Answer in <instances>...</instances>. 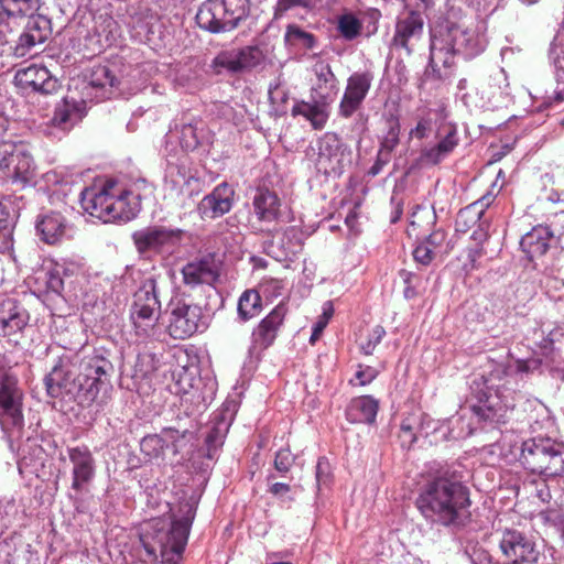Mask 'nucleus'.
I'll return each instance as SVG.
<instances>
[{"mask_svg": "<svg viewBox=\"0 0 564 564\" xmlns=\"http://www.w3.org/2000/svg\"><path fill=\"white\" fill-rule=\"evenodd\" d=\"M112 372L113 366L105 350L94 349L84 356L67 350L58 357L44 383L51 398L75 401L82 406L95 402L102 405L111 390Z\"/></svg>", "mask_w": 564, "mask_h": 564, "instance_id": "1", "label": "nucleus"}, {"mask_svg": "<svg viewBox=\"0 0 564 564\" xmlns=\"http://www.w3.org/2000/svg\"><path fill=\"white\" fill-rule=\"evenodd\" d=\"M486 46L485 32L468 24L459 11L451 9L430 26V57L425 75L436 80L446 79L457 55L470 59L481 54Z\"/></svg>", "mask_w": 564, "mask_h": 564, "instance_id": "2", "label": "nucleus"}, {"mask_svg": "<svg viewBox=\"0 0 564 564\" xmlns=\"http://www.w3.org/2000/svg\"><path fill=\"white\" fill-rule=\"evenodd\" d=\"M415 505L430 522L463 527L470 519V491L455 466H441L431 473L420 489Z\"/></svg>", "mask_w": 564, "mask_h": 564, "instance_id": "3", "label": "nucleus"}, {"mask_svg": "<svg viewBox=\"0 0 564 564\" xmlns=\"http://www.w3.org/2000/svg\"><path fill=\"white\" fill-rule=\"evenodd\" d=\"M153 194V185L143 177L127 184L106 180L85 187L80 193V205L86 213L104 223L129 221L141 210V200Z\"/></svg>", "mask_w": 564, "mask_h": 564, "instance_id": "4", "label": "nucleus"}, {"mask_svg": "<svg viewBox=\"0 0 564 564\" xmlns=\"http://www.w3.org/2000/svg\"><path fill=\"white\" fill-rule=\"evenodd\" d=\"M535 361L508 360L492 362L480 381L474 380L471 391L477 403L471 410L478 421L492 425L506 423L508 414L514 408V390L507 387L516 381L519 373L528 372Z\"/></svg>", "mask_w": 564, "mask_h": 564, "instance_id": "5", "label": "nucleus"}, {"mask_svg": "<svg viewBox=\"0 0 564 564\" xmlns=\"http://www.w3.org/2000/svg\"><path fill=\"white\" fill-rule=\"evenodd\" d=\"M196 516V506L189 500L180 503L178 514L171 520L152 519L141 534V543L148 556L162 564H177L188 541L191 528Z\"/></svg>", "mask_w": 564, "mask_h": 564, "instance_id": "6", "label": "nucleus"}, {"mask_svg": "<svg viewBox=\"0 0 564 564\" xmlns=\"http://www.w3.org/2000/svg\"><path fill=\"white\" fill-rule=\"evenodd\" d=\"M39 9L37 0H0V15L28 18L23 31L14 40H6L8 52L17 58L31 54L32 50L43 44L51 35V20L42 14H34Z\"/></svg>", "mask_w": 564, "mask_h": 564, "instance_id": "7", "label": "nucleus"}, {"mask_svg": "<svg viewBox=\"0 0 564 564\" xmlns=\"http://www.w3.org/2000/svg\"><path fill=\"white\" fill-rule=\"evenodd\" d=\"M520 462L525 469L544 478L564 475V444L550 437L536 436L521 445Z\"/></svg>", "mask_w": 564, "mask_h": 564, "instance_id": "8", "label": "nucleus"}, {"mask_svg": "<svg viewBox=\"0 0 564 564\" xmlns=\"http://www.w3.org/2000/svg\"><path fill=\"white\" fill-rule=\"evenodd\" d=\"M161 313L158 282L153 275L147 276L133 294L130 319L134 334L140 340L155 336Z\"/></svg>", "mask_w": 564, "mask_h": 564, "instance_id": "9", "label": "nucleus"}, {"mask_svg": "<svg viewBox=\"0 0 564 564\" xmlns=\"http://www.w3.org/2000/svg\"><path fill=\"white\" fill-rule=\"evenodd\" d=\"M250 12L249 0H206L196 13L197 25L210 33L236 29Z\"/></svg>", "mask_w": 564, "mask_h": 564, "instance_id": "10", "label": "nucleus"}, {"mask_svg": "<svg viewBox=\"0 0 564 564\" xmlns=\"http://www.w3.org/2000/svg\"><path fill=\"white\" fill-rule=\"evenodd\" d=\"M181 406L185 419L177 415L176 423L161 430L163 448L171 451L173 455H177L194 437L195 416L207 408L206 398L197 390L185 391L181 398Z\"/></svg>", "mask_w": 564, "mask_h": 564, "instance_id": "11", "label": "nucleus"}, {"mask_svg": "<svg viewBox=\"0 0 564 564\" xmlns=\"http://www.w3.org/2000/svg\"><path fill=\"white\" fill-rule=\"evenodd\" d=\"M0 426L10 442L20 438L24 427L23 392L7 373L0 379Z\"/></svg>", "mask_w": 564, "mask_h": 564, "instance_id": "12", "label": "nucleus"}, {"mask_svg": "<svg viewBox=\"0 0 564 564\" xmlns=\"http://www.w3.org/2000/svg\"><path fill=\"white\" fill-rule=\"evenodd\" d=\"M184 234L180 228L152 225L133 231L131 238L139 254L147 258L166 257L181 246Z\"/></svg>", "mask_w": 564, "mask_h": 564, "instance_id": "13", "label": "nucleus"}, {"mask_svg": "<svg viewBox=\"0 0 564 564\" xmlns=\"http://www.w3.org/2000/svg\"><path fill=\"white\" fill-rule=\"evenodd\" d=\"M316 170L326 176H340L351 162V151L341 139L333 132H326L316 143Z\"/></svg>", "mask_w": 564, "mask_h": 564, "instance_id": "14", "label": "nucleus"}, {"mask_svg": "<svg viewBox=\"0 0 564 564\" xmlns=\"http://www.w3.org/2000/svg\"><path fill=\"white\" fill-rule=\"evenodd\" d=\"M0 154V172L3 178L21 187L33 182L35 176L33 158L22 145L4 144Z\"/></svg>", "mask_w": 564, "mask_h": 564, "instance_id": "15", "label": "nucleus"}, {"mask_svg": "<svg viewBox=\"0 0 564 564\" xmlns=\"http://www.w3.org/2000/svg\"><path fill=\"white\" fill-rule=\"evenodd\" d=\"M286 314L288 306L281 302L258 323L251 333V343L248 349L250 358L259 359L260 355L274 344Z\"/></svg>", "mask_w": 564, "mask_h": 564, "instance_id": "16", "label": "nucleus"}, {"mask_svg": "<svg viewBox=\"0 0 564 564\" xmlns=\"http://www.w3.org/2000/svg\"><path fill=\"white\" fill-rule=\"evenodd\" d=\"M202 307L183 301L171 303L167 330L174 339H186L206 327Z\"/></svg>", "mask_w": 564, "mask_h": 564, "instance_id": "17", "label": "nucleus"}, {"mask_svg": "<svg viewBox=\"0 0 564 564\" xmlns=\"http://www.w3.org/2000/svg\"><path fill=\"white\" fill-rule=\"evenodd\" d=\"M66 454L72 465V489L76 492L88 491L95 480L97 464L87 445L67 446Z\"/></svg>", "mask_w": 564, "mask_h": 564, "instance_id": "18", "label": "nucleus"}, {"mask_svg": "<svg viewBox=\"0 0 564 564\" xmlns=\"http://www.w3.org/2000/svg\"><path fill=\"white\" fill-rule=\"evenodd\" d=\"M373 78V74L370 70L355 72L347 78V84L338 105L339 117L349 119L362 108Z\"/></svg>", "mask_w": 564, "mask_h": 564, "instance_id": "19", "label": "nucleus"}, {"mask_svg": "<svg viewBox=\"0 0 564 564\" xmlns=\"http://www.w3.org/2000/svg\"><path fill=\"white\" fill-rule=\"evenodd\" d=\"M499 549L510 561L538 563L540 557V552L533 538L513 528H506L501 531Z\"/></svg>", "mask_w": 564, "mask_h": 564, "instance_id": "20", "label": "nucleus"}, {"mask_svg": "<svg viewBox=\"0 0 564 564\" xmlns=\"http://www.w3.org/2000/svg\"><path fill=\"white\" fill-rule=\"evenodd\" d=\"M14 84L25 94L51 95L59 87L58 79L45 66L36 64L18 69Z\"/></svg>", "mask_w": 564, "mask_h": 564, "instance_id": "21", "label": "nucleus"}, {"mask_svg": "<svg viewBox=\"0 0 564 564\" xmlns=\"http://www.w3.org/2000/svg\"><path fill=\"white\" fill-rule=\"evenodd\" d=\"M252 206L254 215L260 223V227L257 229L268 236L274 237L279 231L276 225L282 216L279 196L269 189H260L253 197Z\"/></svg>", "mask_w": 564, "mask_h": 564, "instance_id": "22", "label": "nucleus"}, {"mask_svg": "<svg viewBox=\"0 0 564 564\" xmlns=\"http://www.w3.org/2000/svg\"><path fill=\"white\" fill-rule=\"evenodd\" d=\"M264 55L258 46H246L240 51L221 52L212 63V67L217 74L223 70L238 73L257 67L262 63Z\"/></svg>", "mask_w": 564, "mask_h": 564, "instance_id": "23", "label": "nucleus"}, {"mask_svg": "<svg viewBox=\"0 0 564 564\" xmlns=\"http://www.w3.org/2000/svg\"><path fill=\"white\" fill-rule=\"evenodd\" d=\"M164 188L166 193L185 205L186 198H192L199 192V180L180 164H169L165 171Z\"/></svg>", "mask_w": 564, "mask_h": 564, "instance_id": "24", "label": "nucleus"}, {"mask_svg": "<svg viewBox=\"0 0 564 564\" xmlns=\"http://www.w3.org/2000/svg\"><path fill=\"white\" fill-rule=\"evenodd\" d=\"M234 188L227 183L218 184L197 205L202 219H216L229 213L234 205Z\"/></svg>", "mask_w": 564, "mask_h": 564, "instance_id": "25", "label": "nucleus"}, {"mask_svg": "<svg viewBox=\"0 0 564 564\" xmlns=\"http://www.w3.org/2000/svg\"><path fill=\"white\" fill-rule=\"evenodd\" d=\"M182 275L184 284L191 289L200 284L213 285L219 279L220 263L213 256H206L185 264Z\"/></svg>", "mask_w": 564, "mask_h": 564, "instance_id": "26", "label": "nucleus"}, {"mask_svg": "<svg viewBox=\"0 0 564 564\" xmlns=\"http://www.w3.org/2000/svg\"><path fill=\"white\" fill-rule=\"evenodd\" d=\"M423 26L424 20L420 12L410 11L406 15L399 18L395 23L392 45L395 48L405 50L410 55L414 42L419 41L423 34Z\"/></svg>", "mask_w": 564, "mask_h": 564, "instance_id": "27", "label": "nucleus"}, {"mask_svg": "<svg viewBox=\"0 0 564 564\" xmlns=\"http://www.w3.org/2000/svg\"><path fill=\"white\" fill-rule=\"evenodd\" d=\"M332 98L311 94L308 101H296L292 107L293 116H302L308 120L315 130H322L329 117Z\"/></svg>", "mask_w": 564, "mask_h": 564, "instance_id": "28", "label": "nucleus"}, {"mask_svg": "<svg viewBox=\"0 0 564 564\" xmlns=\"http://www.w3.org/2000/svg\"><path fill=\"white\" fill-rule=\"evenodd\" d=\"M231 423L232 414L228 409H221L213 414L205 437L208 458H213L223 446Z\"/></svg>", "mask_w": 564, "mask_h": 564, "instance_id": "29", "label": "nucleus"}, {"mask_svg": "<svg viewBox=\"0 0 564 564\" xmlns=\"http://www.w3.org/2000/svg\"><path fill=\"white\" fill-rule=\"evenodd\" d=\"M29 322V313L13 299L0 304V330L4 336L21 332Z\"/></svg>", "mask_w": 564, "mask_h": 564, "instance_id": "30", "label": "nucleus"}, {"mask_svg": "<svg viewBox=\"0 0 564 564\" xmlns=\"http://www.w3.org/2000/svg\"><path fill=\"white\" fill-rule=\"evenodd\" d=\"M119 82L112 70L106 65H96L87 75L86 89L95 90V98L99 100L108 99L115 94Z\"/></svg>", "mask_w": 564, "mask_h": 564, "instance_id": "31", "label": "nucleus"}, {"mask_svg": "<svg viewBox=\"0 0 564 564\" xmlns=\"http://www.w3.org/2000/svg\"><path fill=\"white\" fill-rule=\"evenodd\" d=\"M458 143L459 137L457 130L452 127L436 144L422 148L419 161L424 165H436L444 161L455 150Z\"/></svg>", "mask_w": 564, "mask_h": 564, "instance_id": "32", "label": "nucleus"}, {"mask_svg": "<svg viewBox=\"0 0 564 564\" xmlns=\"http://www.w3.org/2000/svg\"><path fill=\"white\" fill-rule=\"evenodd\" d=\"M552 245V232L547 225L534 226L520 240L522 251L531 260L544 256Z\"/></svg>", "mask_w": 564, "mask_h": 564, "instance_id": "33", "label": "nucleus"}, {"mask_svg": "<svg viewBox=\"0 0 564 564\" xmlns=\"http://www.w3.org/2000/svg\"><path fill=\"white\" fill-rule=\"evenodd\" d=\"M170 132L172 137L177 138L183 150L194 151L204 138V122L184 117L180 126L175 124V130Z\"/></svg>", "mask_w": 564, "mask_h": 564, "instance_id": "34", "label": "nucleus"}, {"mask_svg": "<svg viewBox=\"0 0 564 564\" xmlns=\"http://www.w3.org/2000/svg\"><path fill=\"white\" fill-rule=\"evenodd\" d=\"M378 409L379 404L376 399L370 395H361L350 400L346 408L345 415L352 424H371L376 421Z\"/></svg>", "mask_w": 564, "mask_h": 564, "instance_id": "35", "label": "nucleus"}, {"mask_svg": "<svg viewBox=\"0 0 564 564\" xmlns=\"http://www.w3.org/2000/svg\"><path fill=\"white\" fill-rule=\"evenodd\" d=\"M36 230L44 242L54 245L66 234L65 218L58 213L45 215L37 221Z\"/></svg>", "mask_w": 564, "mask_h": 564, "instance_id": "36", "label": "nucleus"}, {"mask_svg": "<svg viewBox=\"0 0 564 564\" xmlns=\"http://www.w3.org/2000/svg\"><path fill=\"white\" fill-rule=\"evenodd\" d=\"M313 73L316 77V82L312 87L311 94L318 96H328L337 89L338 79L333 73L332 67L325 61H317L313 65Z\"/></svg>", "mask_w": 564, "mask_h": 564, "instance_id": "37", "label": "nucleus"}, {"mask_svg": "<svg viewBox=\"0 0 564 564\" xmlns=\"http://www.w3.org/2000/svg\"><path fill=\"white\" fill-rule=\"evenodd\" d=\"M284 43L290 51L306 52L314 50L317 46V39L313 33L307 32L295 23H292L286 26Z\"/></svg>", "mask_w": 564, "mask_h": 564, "instance_id": "38", "label": "nucleus"}, {"mask_svg": "<svg viewBox=\"0 0 564 564\" xmlns=\"http://www.w3.org/2000/svg\"><path fill=\"white\" fill-rule=\"evenodd\" d=\"M79 119V112L74 102L63 99L55 106L53 117L50 119L51 129H56L63 134L68 132Z\"/></svg>", "mask_w": 564, "mask_h": 564, "instance_id": "39", "label": "nucleus"}, {"mask_svg": "<svg viewBox=\"0 0 564 564\" xmlns=\"http://www.w3.org/2000/svg\"><path fill=\"white\" fill-rule=\"evenodd\" d=\"M278 248V259L292 260L303 249V231L295 226L286 228L279 240Z\"/></svg>", "mask_w": 564, "mask_h": 564, "instance_id": "40", "label": "nucleus"}, {"mask_svg": "<svg viewBox=\"0 0 564 564\" xmlns=\"http://www.w3.org/2000/svg\"><path fill=\"white\" fill-rule=\"evenodd\" d=\"M262 311V300L258 291L250 289L242 292L238 300L237 316L246 323L258 316Z\"/></svg>", "mask_w": 564, "mask_h": 564, "instance_id": "41", "label": "nucleus"}, {"mask_svg": "<svg viewBox=\"0 0 564 564\" xmlns=\"http://www.w3.org/2000/svg\"><path fill=\"white\" fill-rule=\"evenodd\" d=\"M549 62L557 83L555 99L564 101V44L552 43L549 50Z\"/></svg>", "mask_w": 564, "mask_h": 564, "instance_id": "42", "label": "nucleus"}, {"mask_svg": "<svg viewBox=\"0 0 564 564\" xmlns=\"http://www.w3.org/2000/svg\"><path fill=\"white\" fill-rule=\"evenodd\" d=\"M495 200V196L491 193H487L481 196L478 200L470 204L466 208L462 209L458 213L456 224L460 227V223L465 219H470L473 223H478L485 212L492 202Z\"/></svg>", "mask_w": 564, "mask_h": 564, "instance_id": "43", "label": "nucleus"}, {"mask_svg": "<svg viewBox=\"0 0 564 564\" xmlns=\"http://www.w3.org/2000/svg\"><path fill=\"white\" fill-rule=\"evenodd\" d=\"M36 280L39 284L41 281L43 283V289H39L40 291H43L46 294H54L57 296L62 295L64 281L61 268L56 267L52 270L43 271V275L37 276Z\"/></svg>", "mask_w": 564, "mask_h": 564, "instance_id": "44", "label": "nucleus"}, {"mask_svg": "<svg viewBox=\"0 0 564 564\" xmlns=\"http://www.w3.org/2000/svg\"><path fill=\"white\" fill-rule=\"evenodd\" d=\"M159 367V359L154 354L142 352L137 357L133 377L135 379H151Z\"/></svg>", "mask_w": 564, "mask_h": 564, "instance_id": "45", "label": "nucleus"}, {"mask_svg": "<svg viewBox=\"0 0 564 564\" xmlns=\"http://www.w3.org/2000/svg\"><path fill=\"white\" fill-rule=\"evenodd\" d=\"M564 341V328L554 327L549 330L546 337H543L540 343V348L543 351L544 356H550L553 362H558L556 359L558 347L556 344H562Z\"/></svg>", "mask_w": 564, "mask_h": 564, "instance_id": "46", "label": "nucleus"}, {"mask_svg": "<svg viewBox=\"0 0 564 564\" xmlns=\"http://www.w3.org/2000/svg\"><path fill=\"white\" fill-rule=\"evenodd\" d=\"M337 30L345 40L352 41L360 34L361 23L354 14H343L338 19Z\"/></svg>", "mask_w": 564, "mask_h": 564, "instance_id": "47", "label": "nucleus"}, {"mask_svg": "<svg viewBox=\"0 0 564 564\" xmlns=\"http://www.w3.org/2000/svg\"><path fill=\"white\" fill-rule=\"evenodd\" d=\"M160 433L145 435L140 442L141 452L149 457H159L164 454Z\"/></svg>", "mask_w": 564, "mask_h": 564, "instance_id": "48", "label": "nucleus"}, {"mask_svg": "<svg viewBox=\"0 0 564 564\" xmlns=\"http://www.w3.org/2000/svg\"><path fill=\"white\" fill-rule=\"evenodd\" d=\"M473 429L468 422L465 421L464 415L453 416L449 420L448 437L451 440H460L471 435Z\"/></svg>", "mask_w": 564, "mask_h": 564, "instance_id": "49", "label": "nucleus"}, {"mask_svg": "<svg viewBox=\"0 0 564 564\" xmlns=\"http://www.w3.org/2000/svg\"><path fill=\"white\" fill-rule=\"evenodd\" d=\"M547 226L552 232L553 245L564 249V212L555 214Z\"/></svg>", "mask_w": 564, "mask_h": 564, "instance_id": "50", "label": "nucleus"}, {"mask_svg": "<svg viewBox=\"0 0 564 564\" xmlns=\"http://www.w3.org/2000/svg\"><path fill=\"white\" fill-rule=\"evenodd\" d=\"M294 460L295 457L289 448H281L275 454L274 468L281 476H284L293 466Z\"/></svg>", "mask_w": 564, "mask_h": 564, "instance_id": "51", "label": "nucleus"}, {"mask_svg": "<svg viewBox=\"0 0 564 564\" xmlns=\"http://www.w3.org/2000/svg\"><path fill=\"white\" fill-rule=\"evenodd\" d=\"M386 336V329L381 325H377L369 333L367 341L360 345V349L365 355H372L376 347L381 343Z\"/></svg>", "mask_w": 564, "mask_h": 564, "instance_id": "52", "label": "nucleus"}, {"mask_svg": "<svg viewBox=\"0 0 564 564\" xmlns=\"http://www.w3.org/2000/svg\"><path fill=\"white\" fill-rule=\"evenodd\" d=\"M315 478L317 488L328 486L332 479V468L326 457H319L316 464Z\"/></svg>", "mask_w": 564, "mask_h": 564, "instance_id": "53", "label": "nucleus"}, {"mask_svg": "<svg viewBox=\"0 0 564 564\" xmlns=\"http://www.w3.org/2000/svg\"><path fill=\"white\" fill-rule=\"evenodd\" d=\"M399 133H400V127L398 122H393L386 137L381 141L380 144V151L387 152L392 156V152L395 149V147L399 144Z\"/></svg>", "mask_w": 564, "mask_h": 564, "instance_id": "54", "label": "nucleus"}, {"mask_svg": "<svg viewBox=\"0 0 564 564\" xmlns=\"http://www.w3.org/2000/svg\"><path fill=\"white\" fill-rule=\"evenodd\" d=\"M378 376V371L370 366H359L355 373V377L350 379V383L354 386H367L372 382Z\"/></svg>", "mask_w": 564, "mask_h": 564, "instance_id": "55", "label": "nucleus"}, {"mask_svg": "<svg viewBox=\"0 0 564 564\" xmlns=\"http://www.w3.org/2000/svg\"><path fill=\"white\" fill-rule=\"evenodd\" d=\"M432 130V120L430 118H421L416 126L411 129L410 137L423 140L429 137L430 132Z\"/></svg>", "mask_w": 564, "mask_h": 564, "instance_id": "56", "label": "nucleus"}, {"mask_svg": "<svg viewBox=\"0 0 564 564\" xmlns=\"http://www.w3.org/2000/svg\"><path fill=\"white\" fill-rule=\"evenodd\" d=\"M433 249L423 241L413 250V258L416 262L427 265L433 260Z\"/></svg>", "mask_w": 564, "mask_h": 564, "instance_id": "57", "label": "nucleus"}, {"mask_svg": "<svg viewBox=\"0 0 564 564\" xmlns=\"http://www.w3.org/2000/svg\"><path fill=\"white\" fill-rule=\"evenodd\" d=\"M12 231V227L6 220H0V253L11 249L13 245Z\"/></svg>", "mask_w": 564, "mask_h": 564, "instance_id": "58", "label": "nucleus"}, {"mask_svg": "<svg viewBox=\"0 0 564 564\" xmlns=\"http://www.w3.org/2000/svg\"><path fill=\"white\" fill-rule=\"evenodd\" d=\"M415 427L409 423L408 421H403L401 424V434L400 438L402 442V445L411 446L416 442V433L414 432Z\"/></svg>", "mask_w": 564, "mask_h": 564, "instance_id": "59", "label": "nucleus"}, {"mask_svg": "<svg viewBox=\"0 0 564 564\" xmlns=\"http://www.w3.org/2000/svg\"><path fill=\"white\" fill-rule=\"evenodd\" d=\"M391 161V155L383 151H378L377 159L373 165L369 169L368 174L371 176L378 175L383 167Z\"/></svg>", "mask_w": 564, "mask_h": 564, "instance_id": "60", "label": "nucleus"}, {"mask_svg": "<svg viewBox=\"0 0 564 564\" xmlns=\"http://www.w3.org/2000/svg\"><path fill=\"white\" fill-rule=\"evenodd\" d=\"M316 0H278L280 10L286 11L294 7L311 8L315 4Z\"/></svg>", "mask_w": 564, "mask_h": 564, "instance_id": "61", "label": "nucleus"}, {"mask_svg": "<svg viewBox=\"0 0 564 564\" xmlns=\"http://www.w3.org/2000/svg\"><path fill=\"white\" fill-rule=\"evenodd\" d=\"M491 80L498 85V88L501 90L502 95H508V77L503 68L497 69L491 76Z\"/></svg>", "mask_w": 564, "mask_h": 564, "instance_id": "62", "label": "nucleus"}, {"mask_svg": "<svg viewBox=\"0 0 564 564\" xmlns=\"http://www.w3.org/2000/svg\"><path fill=\"white\" fill-rule=\"evenodd\" d=\"M283 283L280 280L271 279L262 284V290L270 296H280L282 294Z\"/></svg>", "mask_w": 564, "mask_h": 564, "instance_id": "63", "label": "nucleus"}, {"mask_svg": "<svg viewBox=\"0 0 564 564\" xmlns=\"http://www.w3.org/2000/svg\"><path fill=\"white\" fill-rule=\"evenodd\" d=\"M446 239V234L443 230H435L429 235L424 242L433 250L441 247Z\"/></svg>", "mask_w": 564, "mask_h": 564, "instance_id": "64", "label": "nucleus"}]
</instances>
